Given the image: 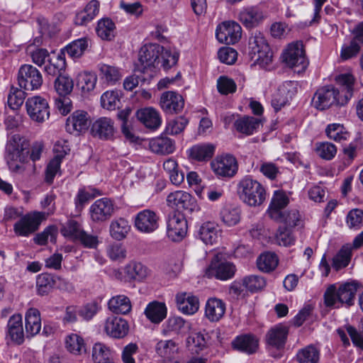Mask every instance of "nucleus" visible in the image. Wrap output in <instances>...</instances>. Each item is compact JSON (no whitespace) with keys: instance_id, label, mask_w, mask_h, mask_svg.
<instances>
[{"instance_id":"1","label":"nucleus","mask_w":363,"mask_h":363,"mask_svg":"<svg viewBox=\"0 0 363 363\" xmlns=\"http://www.w3.org/2000/svg\"><path fill=\"white\" fill-rule=\"evenodd\" d=\"M340 88L325 86L318 89L313 98V104L318 110H325L331 106H345L353 96L355 78L350 73L340 74L335 77Z\"/></svg>"},{"instance_id":"11","label":"nucleus","mask_w":363,"mask_h":363,"mask_svg":"<svg viewBox=\"0 0 363 363\" xmlns=\"http://www.w3.org/2000/svg\"><path fill=\"white\" fill-rule=\"evenodd\" d=\"M241 26L235 21H224L217 26L216 36L218 40L226 45H234L241 38Z\"/></svg>"},{"instance_id":"10","label":"nucleus","mask_w":363,"mask_h":363,"mask_svg":"<svg viewBox=\"0 0 363 363\" xmlns=\"http://www.w3.org/2000/svg\"><path fill=\"white\" fill-rule=\"evenodd\" d=\"M43 218L44 213L40 212L27 213L14 224L13 231L18 236L27 237L38 230Z\"/></svg>"},{"instance_id":"41","label":"nucleus","mask_w":363,"mask_h":363,"mask_svg":"<svg viewBox=\"0 0 363 363\" xmlns=\"http://www.w3.org/2000/svg\"><path fill=\"white\" fill-rule=\"evenodd\" d=\"M150 148L157 154H170L174 150V142L169 138H157L150 142Z\"/></svg>"},{"instance_id":"7","label":"nucleus","mask_w":363,"mask_h":363,"mask_svg":"<svg viewBox=\"0 0 363 363\" xmlns=\"http://www.w3.org/2000/svg\"><path fill=\"white\" fill-rule=\"evenodd\" d=\"M283 59L289 67L294 68L298 73L303 72L308 65L301 42L289 44L283 53Z\"/></svg>"},{"instance_id":"38","label":"nucleus","mask_w":363,"mask_h":363,"mask_svg":"<svg viewBox=\"0 0 363 363\" xmlns=\"http://www.w3.org/2000/svg\"><path fill=\"white\" fill-rule=\"evenodd\" d=\"M199 235L200 239L206 245H213L219 238V231L217 225L211 222L204 223L200 228Z\"/></svg>"},{"instance_id":"19","label":"nucleus","mask_w":363,"mask_h":363,"mask_svg":"<svg viewBox=\"0 0 363 363\" xmlns=\"http://www.w3.org/2000/svg\"><path fill=\"white\" fill-rule=\"evenodd\" d=\"M104 330L108 335L113 338L121 339L128 335L129 325L125 319L112 315L106 319Z\"/></svg>"},{"instance_id":"27","label":"nucleus","mask_w":363,"mask_h":363,"mask_svg":"<svg viewBox=\"0 0 363 363\" xmlns=\"http://www.w3.org/2000/svg\"><path fill=\"white\" fill-rule=\"evenodd\" d=\"M99 76L104 84L112 86L121 79L123 74L121 69L116 66L100 64L99 65Z\"/></svg>"},{"instance_id":"16","label":"nucleus","mask_w":363,"mask_h":363,"mask_svg":"<svg viewBox=\"0 0 363 363\" xmlns=\"http://www.w3.org/2000/svg\"><path fill=\"white\" fill-rule=\"evenodd\" d=\"M289 329L283 325L271 328L266 334L265 341L269 350H282L286 345Z\"/></svg>"},{"instance_id":"50","label":"nucleus","mask_w":363,"mask_h":363,"mask_svg":"<svg viewBox=\"0 0 363 363\" xmlns=\"http://www.w3.org/2000/svg\"><path fill=\"white\" fill-rule=\"evenodd\" d=\"M207 340L203 333L201 332L191 333L186 339V346L189 350L199 353L206 347Z\"/></svg>"},{"instance_id":"48","label":"nucleus","mask_w":363,"mask_h":363,"mask_svg":"<svg viewBox=\"0 0 363 363\" xmlns=\"http://www.w3.org/2000/svg\"><path fill=\"white\" fill-rule=\"evenodd\" d=\"M65 347L70 353L77 355L86 352L84 341L77 334H71L66 337Z\"/></svg>"},{"instance_id":"33","label":"nucleus","mask_w":363,"mask_h":363,"mask_svg":"<svg viewBox=\"0 0 363 363\" xmlns=\"http://www.w3.org/2000/svg\"><path fill=\"white\" fill-rule=\"evenodd\" d=\"M144 313L150 321L160 323L166 318L167 309L164 303L155 301L147 304Z\"/></svg>"},{"instance_id":"30","label":"nucleus","mask_w":363,"mask_h":363,"mask_svg":"<svg viewBox=\"0 0 363 363\" xmlns=\"http://www.w3.org/2000/svg\"><path fill=\"white\" fill-rule=\"evenodd\" d=\"M176 301L179 310L184 314H194L199 308V298L186 292L178 293Z\"/></svg>"},{"instance_id":"28","label":"nucleus","mask_w":363,"mask_h":363,"mask_svg":"<svg viewBox=\"0 0 363 363\" xmlns=\"http://www.w3.org/2000/svg\"><path fill=\"white\" fill-rule=\"evenodd\" d=\"M225 303L220 298L212 297L207 300L205 316L210 322H217L224 315Z\"/></svg>"},{"instance_id":"13","label":"nucleus","mask_w":363,"mask_h":363,"mask_svg":"<svg viewBox=\"0 0 363 363\" xmlns=\"http://www.w3.org/2000/svg\"><path fill=\"white\" fill-rule=\"evenodd\" d=\"M187 233V221L180 213H173L167 220V236L174 242L181 241Z\"/></svg>"},{"instance_id":"15","label":"nucleus","mask_w":363,"mask_h":363,"mask_svg":"<svg viewBox=\"0 0 363 363\" xmlns=\"http://www.w3.org/2000/svg\"><path fill=\"white\" fill-rule=\"evenodd\" d=\"M167 205L178 210H186L192 212L197 208L196 199L189 193L184 191H176L170 193L167 198Z\"/></svg>"},{"instance_id":"26","label":"nucleus","mask_w":363,"mask_h":363,"mask_svg":"<svg viewBox=\"0 0 363 363\" xmlns=\"http://www.w3.org/2000/svg\"><path fill=\"white\" fill-rule=\"evenodd\" d=\"M221 253H218L211 261L210 268L215 271L216 277L221 280H227L233 277L235 267L230 262H221Z\"/></svg>"},{"instance_id":"56","label":"nucleus","mask_w":363,"mask_h":363,"mask_svg":"<svg viewBox=\"0 0 363 363\" xmlns=\"http://www.w3.org/2000/svg\"><path fill=\"white\" fill-rule=\"evenodd\" d=\"M54 285V280L50 274L43 273L37 277L36 288L37 292L40 296L48 294Z\"/></svg>"},{"instance_id":"12","label":"nucleus","mask_w":363,"mask_h":363,"mask_svg":"<svg viewBox=\"0 0 363 363\" xmlns=\"http://www.w3.org/2000/svg\"><path fill=\"white\" fill-rule=\"evenodd\" d=\"M26 107L30 118L38 123L44 122L50 116L48 103L40 96L28 98L26 102Z\"/></svg>"},{"instance_id":"31","label":"nucleus","mask_w":363,"mask_h":363,"mask_svg":"<svg viewBox=\"0 0 363 363\" xmlns=\"http://www.w3.org/2000/svg\"><path fill=\"white\" fill-rule=\"evenodd\" d=\"M8 335L12 341L18 345L23 343L24 340L22 316L20 314L13 315L9 320Z\"/></svg>"},{"instance_id":"17","label":"nucleus","mask_w":363,"mask_h":363,"mask_svg":"<svg viewBox=\"0 0 363 363\" xmlns=\"http://www.w3.org/2000/svg\"><path fill=\"white\" fill-rule=\"evenodd\" d=\"M159 216L155 212L145 209L140 211L135 218V226L140 232L151 233L159 227Z\"/></svg>"},{"instance_id":"4","label":"nucleus","mask_w":363,"mask_h":363,"mask_svg":"<svg viewBox=\"0 0 363 363\" xmlns=\"http://www.w3.org/2000/svg\"><path fill=\"white\" fill-rule=\"evenodd\" d=\"M361 284L356 281H347L340 284L338 288L335 284L330 285L324 293V302L326 306L337 308V303L351 306L354 304V301L358 289Z\"/></svg>"},{"instance_id":"8","label":"nucleus","mask_w":363,"mask_h":363,"mask_svg":"<svg viewBox=\"0 0 363 363\" xmlns=\"http://www.w3.org/2000/svg\"><path fill=\"white\" fill-rule=\"evenodd\" d=\"M162 50L163 47L157 43H150L143 46L139 52L140 72L145 73L150 70L152 73L155 65L160 62V54ZM150 76H152V74H150Z\"/></svg>"},{"instance_id":"58","label":"nucleus","mask_w":363,"mask_h":363,"mask_svg":"<svg viewBox=\"0 0 363 363\" xmlns=\"http://www.w3.org/2000/svg\"><path fill=\"white\" fill-rule=\"evenodd\" d=\"M91 356L94 362L111 360L110 348L101 342H96L94 345Z\"/></svg>"},{"instance_id":"45","label":"nucleus","mask_w":363,"mask_h":363,"mask_svg":"<svg viewBox=\"0 0 363 363\" xmlns=\"http://www.w3.org/2000/svg\"><path fill=\"white\" fill-rule=\"evenodd\" d=\"M186 329V322L180 317H169L163 325L162 333L165 335H179Z\"/></svg>"},{"instance_id":"35","label":"nucleus","mask_w":363,"mask_h":363,"mask_svg":"<svg viewBox=\"0 0 363 363\" xmlns=\"http://www.w3.org/2000/svg\"><path fill=\"white\" fill-rule=\"evenodd\" d=\"M258 345V340L251 335L238 336L233 342L235 349L248 354L255 353Z\"/></svg>"},{"instance_id":"60","label":"nucleus","mask_w":363,"mask_h":363,"mask_svg":"<svg viewBox=\"0 0 363 363\" xmlns=\"http://www.w3.org/2000/svg\"><path fill=\"white\" fill-rule=\"evenodd\" d=\"M242 284L249 291L255 292L266 286V280L259 275H250L242 279Z\"/></svg>"},{"instance_id":"9","label":"nucleus","mask_w":363,"mask_h":363,"mask_svg":"<svg viewBox=\"0 0 363 363\" xmlns=\"http://www.w3.org/2000/svg\"><path fill=\"white\" fill-rule=\"evenodd\" d=\"M18 82L21 88L33 91L41 86L43 77L36 67L31 65H23L18 70Z\"/></svg>"},{"instance_id":"36","label":"nucleus","mask_w":363,"mask_h":363,"mask_svg":"<svg viewBox=\"0 0 363 363\" xmlns=\"http://www.w3.org/2000/svg\"><path fill=\"white\" fill-rule=\"evenodd\" d=\"M215 152V146L209 143H201L192 146L189 150V157L196 161L209 160Z\"/></svg>"},{"instance_id":"47","label":"nucleus","mask_w":363,"mask_h":363,"mask_svg":"<svg viewBox=\"0 0 363 363\" xmlns=\"http://www.w3.org/2000/svg\"><path fill=\"white\" fill-rule=\"evenodd\" d=\"M116 26L108 18L101 19L96 28V33L102 40H111L115 35Z\"/></svg>"},{"instance_id":"5","label":"nucleus","mask_w":363,"mask_h":363,"mask_svg":"<svg viewBox=\"0 0 363 363\" xmlns=\"http://www.w3.org/2000/svg\"><path fill=\"white\" fill-rule=\"evenodd\" d=\"M239 198L250 206H259L266 199V191L262 184L250 177H245L237 185Z\"/></svg>"},{"instance_id":"57","label":"nucleus","mask_w":363,"mask_h":363,"mask_svg":"<svg viewBox=\"0 0 363 363\" xmlns=\"http://www.w3.org/2000/svg\"><path fill=\"white\" fill-rule=\"evenodd\" d=\"M188 123L189 121L186 118L177 117L167 122L165 132L168 135H178L183 132Z\"/></svg>"},{"instance_id":"6","label":"nucleus","mask_w":363,"mask_h":363,"mask_svg":"<svg viewBox=\"0 0 363 363\" xmlns=\"http://www.w3.org/2000/svg\"><path fill=\"white\" fill-rule=\"evenodd\" d=\"M251 58L255 63L265 68L272 62V52L262 33L256 32L249 40Z\"/></svg>"},{"instance_id":"23","label":"nucleus","mask_w":363,"mask_h":363,"mask_svg":"<svg viewBox=\"0 0 363 363\" xmlns=\"http://www.w3.org/2000/svg\"><path fill=\"white\" fill-rule=\"evenodd\" d=\"M90 121L84 111H76L69 116L66 122L67 130L71 133L82 132L88 129Z\"/></svg>"},{"instance_id":"37","label":"nucleus","mask_w":363,"mask_h":363,"mask_svg":"<svg viewBox=\"0 0 363 363\" xmlns=\"http://www.w3.org/2000/svg\"><path fill=\"white\" fill-rule=\"evenodd\" d=\"M260 123L261 121L259 118L243 116L235 121L234 126L237 131L250 135L258 129Z\"/></svg>"},{"instance_id":"32","label":"nucleus","mask_w":363,"mask_h":363,"mask_svg":"<svg viewBox=\"0 0 363 363\" xmlns=\"http://www.w3.org/2000/svg\"><path fill=\"white\" fill-rule=\"evenodd\" d=\"M99 11V2L96 0H91L83 10L76 14L74 18L75 24L78 26L86 25L96 16Z\"/></svg>"},{"instance_id":"22","label":"nucleus","mask_w":363,"mask_h":363,"mask_svg":"<svg viewBox=\"0 0 363 363\" xmlns=\"http://www.w3.org/2000/svg\"><path fill=\"white\" fill-rule=\"evenodd\" d=\"M91 133L101 140L112 139L115 133L113 121L108 117L99 118L92 124Z\"/></svg>"},{"instance_id":"52","label":"nucleus","mask_w":363,"mask_h":363,"mask_svg":"<svg viewBox=\"0 0 363 363\" xmlns=\"http://www.w3.org/2000/svg\"><path fill=\"white\" fill-rule=\"evenodd\" d=\"M328 137L337 142L347 140L350 137V133L346 128L340 123L330 124L325 129Z\"/></svg>"},{"instance_id":"63","label":"nucleus","mask_w":363,"mask_h":363,"mask_svg":"<svg viewBox=\"0 0 363 363\" xmlns=\"http://www.w3.org/2000/svg\"><path fill=\"white\" fill-rule=\"evenodd\" d=\"M26 93L21 89L11 87L8 96V104L13 110L18 109L24 101Z\"/></svg>"},{"instance_id":"59","label":"nucleus","mask_w":363,"mask_h":363,"mask_svg":"<svg viewBox=\"0 0 363 363\" xmlns=\"http://www.w3.org/2000/svg\"><path fill=\"white\" fill-rule=\"evenodd\" d=\"M57 228L55 225H50L42 233L37 234L34 238V241L40 245L47 244L48 241L55 243L57 240Z\"/></svg>"},{"instance_id":"25","label":"nucleus","mask_w":363,"mask_h":363,"mask_svg":"<svg viewBox=\"0 0 363 363\" xmlns=\"http://www.w3.org/2000/svg\"><path fill=\"white\" fill-rule=\"evenodd\" d=\"M289 203V199L284 191H275L267 212L269 218L272 219L281 218L282 210Z\"/></svg>"},{"instance_id":"46","label":"nucleus","mask_w":363,"mask_h":363,"mask_svg":"<svg viewBox=\"0 0 363 363\" xmlns=\"http://www.w3.org/2000/svg\"><path fill=\"white\" fill-rule=\"evenodd\" d=\"M296 359L298 363H319V350L313 345L306 346L298 351Z\"/></svg>"},{"instance_id":"51","label":"nucleus","mask_w":363,"mask_h":363,"mask_svg":"<svg viewBox=\"0 0 363 363\" xmlns=\"http://www.w3.org/2000/svg\"><path fill=\"white\" fill-rule=\"evenodd\" d=\"M121 104V94L117 90L107 91L101 96V104L107 110H115Z\"/></svg>"},{"instance_id":"64","label":"nucleus","mask_w":363,"mask_h":363,"mask_svg":"<svg viewBox=\"0 0 363 363\" xmlns=\"http://www.w3.org/2000/svg\"><path fill=\"white\" fill-rule=\"evenodd\" d=\"M73 86L72 79L67 77L60 75L55 81V88L60 96L69 94L72 91Z\"/></svg>"},{"instance_id":"42","label":"nucleus","mask_w":363,"mask_h":363,"mask_svg":"<svg viewBox=\"0 0 363 363\" xmlns=\"http://www.w3.org/2000/svg\"><path fill=\"white\" fill-rule=\"evenodd\" d=\"M88 48V41L86 38H79L67 45L62 51L61 55L65 57L67 53L72 59L80 57Z\"/></svg>"},{"instance_id":"44","label":"nucleus","mask_w":363,"mask_h":363,"mask_svg":"<svg viewBox=\"0 0 363 363\" xmlns=\"http://www.w3.org/2000/svg\"><path fill=\"white\" fill-rule=\"evenodd\" d=\"M130 230L128 221L124 218L113 220L110 225V233L113 238L121 240L125 238Z\"/></svg>"},{"instance_id":"43","label":"nucleus","mask_w":363,"mask_h":363,"mask_svg":"<svg viewBox=\"0 0 363 363\" xmlns=\"http://www.w3.org/2000/svg\"><path fill=\"white\" fill-rule=\"evenodd\" d=\"M66 62L64 56L60 54L57 55H52L49 58L47 64L45 65V72L51 76H60L62 72L65 69Z\"/></svg>"},{"instance_id":"21","label":"nucleus","mask_w":363,"mask_h":363,"mask_svg":"<svg viewBox=\"0 0 363 363\" xmlns=\"http://www.w3.org/2000/svg\"><path fill=\"white\" fill-rule=\"evenodd\" d=\"M160 106L167 113H175L181 111L184 106L183 97L174 91H167L162 94Z\"/></svg>"},{"instance_id":"61","label":"nucleus","mask_w":363,"mask_h":363,"mask_svg":"<svg viewBox=\"0 0 363 363\" xmlns=\"http://www.w3.org/2000/svg\"><path fill=\"white\" fill-rule=\"evenodd\" d=\"M315 152L322 159L330 160L335 156L337 147L331 143H320L316 144Z\"/></svg>"},{"instance_id":"62","label":"nucleus","mask_w":363,"mask_h":363,"mask_svg":"<svg viewBox=\"0 0 363 363\" xmlns=\"http://www.w3.org/2000/svg\"><path fill=\"white\" fill-rule=\"evenodd\" d=\"M98 195H100V193L96 189L91 187L80 189L74 199L75 205L77 207L82 206L89 199H94Z\"/></svg>"},{"instance_id":"3","label":"nucleus","mask_w":363,"mask_h":363,"mask_svg":"<svg viewBox=\"0 0 363 363\" xmlns=\"http://www.w3.org/2000/svg\"><path fill=\"white\" fill-rule=\"evenodd\" d=\"M60 233L67 240L86 248L96 249L102 242L101 238L96 234L88 233L82 224L74 219H69L62 223Z\"/></svg>"},{"instance_id":"53","label":"nucleus","mask_w":363,"mask_h":363,"mask_svg":"<svg viewBox=\"0 0 363 363\" xmlns=\"http://www.w3.org/2000/svg\"><path fill=\"white\" fill-rule=\"evenodd\" d=\"M97 77L94 74L84 72L77 76V86L84 93L92 91L96 84Z\"/></svg>"},{"instance_id":"49","label":"nucleus","mask_w":363,"mask_h":363,"mask_svg":"<svg viewBox=\"0 0 363 363\" xmlns=\"http://www.w3.org/2000/svg\"><path fill=\"white\" fill-rule=\"evenodd\" d=\"M125 272L130 279L141 281L148 275L145 266L140 262H130L125 267Z\"/></svg>"},{"instance_id":"40","label":"nucleus","mask_w":363,"mask_h":363,"mask_svg":"<svg viewBox=\"0 0 363 363\" xmlns=\"http://www.w3.org/2000/svg\"><path fill=\"white\" fill-rule=\"evenodd\" d=\"M108 305V308L117 314H127L130 311L132 307L129 298L124 295L112 297Z\"/></svg>"},{"instance_id":"20","label":"nucleus","mask_w":363,"mask_h":363,"mask_svg":"<svg viewBox=\"0 0 363 363\" xmlns=\"http://www.w3.org/2000/svg\"><path fill=\"white\" fill-rule=\"evenodd\" d=\"M113 211V203L107 198L96 200L90 207L91 218L94 221L106 220L112 216Z\"/></svg>"},{"instance_id":"24","label":"nucleus","mask_w":363,"mask_h":363,"mask_svg":"<svg viewBox=\"0 0 363 363\" xmlns=\"http://www.w3.org/2000/svg\"><path fill=\"white\" fill-rule=\"evenodd\" d=\"M264 18L262 11L257 6L244 8L238 16L240 21L247 28L257 26Z\"/></svg>"},{"instance_id":"54","label":"nucleus","mask_w":363,"mask_h":363,"mask_svg":"<svg viewBox=\"0 0 363 363\" xmlns=\"http://www.w3.org/2000/svg\"><path fill=\"white\" fill-rule=\"evenodd\" d=\"M222 221L228 226L238 224L240 220V212L238 208L231 206L224 207L220 213Z\"/></svg>"},{"instance_id":"55","label":"nucleus","mask_w":363,"mask_h":363,"mask_svg":"<svg viewBox=\"0 0 363 363\" xmlns=\"http://www.w3.org/2000/svg\"><path fill=\"white\" fill-rule=\"evenodd\" d=\"M275 221L284 223L289 228L298 226L301 223V216L296 209H291L281 212V218L273 219Z\"/></svg>"},{"instance_id":"34","label":"nucleus","mask_w":363,"mask_h":363,"mask_svg":"<svg viewBox=\"0 0 363 363\" xmlns=\"http://www.w3.org/2000/svg\"><path fill=\"white\" fill-rule=\"evenodd\" d=\"M279 264V258L272 251H264L257 257L256 264L257 269L264 273H270L275 270Z\"/></svg>"},{"instance_id":"29","label":"nucleus","mask_w":363,"mask_h":363,"mask_svg":"<svg viewBox=\"0 0 363 363\" xmlns=\"http://www.w3.org/2000/svg\"><path fill=\"white\" fill-rule=\"evenodd\" d=\"M136 117L147 128L151 130L158 128L162 123L159 112L151 107L138 110Z\"/></svg>"},{"instance_id":"14","label":"nucleus","mask_w":363,"mask_h":363,"mask_svg":"<svg viewBox=\"0 0 363 363\" xmlns=\"http://www.w3.org/2000/svg\"><path fill=\"white\" fill-rule=\"evenodd\" d=\"M211 167L218 176L228 178L233 177L238 169L237 160L231 155L218 157L211 162Z\"/></svg>"},{"instance_id":"39","label":"nucleus","mask_w":363,"mask_h":363,"mask_svg":"<svg viewBox=\"0 0 363 363\" xmlns=\"http://www.w3.org/2000/svg\"><path fill=\"white\" fill-rule=\"evenodd\" d=\"M40 329L41 320L39 311L36 308H30L26 314V333L33 336L37 335Z\"/></svg>"},{"instance_id":"18","label":"nucleus","mask_w":363,"mask_h":363,"mask_svg":"<svg viewBox=\"0 0 363 363\" xmlns=\"http://www.w3.org/2000/svg\"><path fill=\"white\" fill-rule=\"evenodd\" d=\"M296 93V83L292 81L284 82L273 95L272 106L276 111H279Z\"/></svg>"},{"instance_id":"2","label":"nucleus","mask_w":363,"mask_h":363,"mask_svg":"<svg viewBox=\"0 0 363 363\" xmlns=\"http://www.w3.org/2000/svg\"><path fill=\"white\" fill-rule=\"evenodd\" d=\"M6 152L10 169L15 172H23L24 164L28 160V141L20 135L15 134L9 138Z\"/></svg>"}]
</instances>
